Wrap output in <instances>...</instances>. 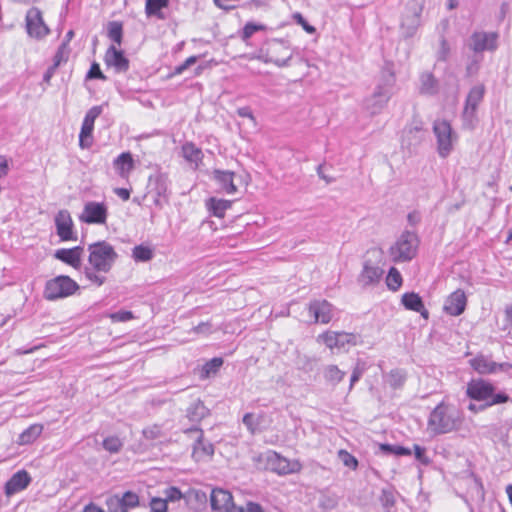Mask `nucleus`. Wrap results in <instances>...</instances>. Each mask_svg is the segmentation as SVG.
I'll list each match as a JSON object with an SVG mask.
<instances>
[{"instance_id":"obj_58","label":"nucleus","mask_w":512,"mask_h":512,"mask_svg":"<svg viewBox=\"0 0 512 512\" xmlns=\"http://www.w3.org/2000/svg\"><path fill=\"white\" fill-rule=\"evenodd\" d=\"M109 317L113 322H126L134 318L131 311L125 310L112 313Z\"/></svg>"},{"instance_id":"obj_16","label":"nucleus","mask_w":512,"mask_h":512,"mask_svg":"<svg viewBox=\"0 0 512 512\" xmlns=\"http://www.w3.org/2000/svg\"><path fill=\"white\" fill-rule=\"evenodd\" d=\"M26 30L33 38H43L49 33V29L43 21L41 11L32 7L26 14Z\"/></svg>"},{"instance_id":"obj_63","label":"nucleus","mask_w":512,"mask_h":512,"mask_svg":"<svg viewBox=\"0 0 512 512\" xmlns=\"http://www.w3.org/2000/svg\"><path fill=\"white\" fill-rule=\"evenodd\" d=\"M86 77L88 79H93V78H97V79H101V80H105L106 79V77L101 72L100 67H99V65L97 63H93L91 65L90 70L88 71Z\"/></svg>"},{"instance_id":"obj_4","label":"nucleus","mask_w":512,"mask_h":512,"mask_svg":"<svg viewBox=\"0 0 512 512\" xmlns=\"http://www.w3.org/2000/svg\"><path fill=\"white\" fill-rule=\"evenodd\" d=\"M426 0H409L401 16L400 33L404 38L413 37L421 25V14Z\"/></svg>"},{"instance_id":"obj_42","label":"nucleus","mask_w":512,"mask_h":512,"mask_svg":"<svg viewBox=\"0 0 512 512\" xmlns=\"http://www.w3.org/2000/svg\"><path fill=\"white\" fill-rule=\"evenodd\" d=\"M103 447L110 453H118L123 447V442L117 436H109L103 440Z\"/></svg>"},{"instance_id":"obj_19","label":"nucleus","mask_w":512,"mask_h":512,"mask_svg":"<svg viewBox=\"0 0 512 512\" xmlns=\"http://www.w3.org/2000/svg\"><path fill=\"white\" fill-rule=\"evenodd\" d=\"M466 305L465 292L462 289H457L446 298L443 310L448 315L459 316L465 311Z\"/></svg>"},{"instance_id":"obj_54","label":"nucleus","mask_w":512,"mask_h":512,"mask_svg":"<svg viewBox=\"0 0 512 512\" xmlns=\"http://www.w3.org/2000/svg\"><path fill=\"white\" fill-rule=\"evenodd\" d=\"M143 436L148 440H156L163 436L161 427L158 425H152L143 430Z\"/></svg>"},{"instance_id":"obj_62","label":"nucleus","mask_w":512,"mask_h":512,"mask_svg":"<svg viewBox=\"0 0 512 512\" xmlns=\"http://www.w3.org/2000/svg\"><path fill=\"white\" fill-rule=\"evenodd\" d=\"M450 53V47L445 39L440 42V48L437 53V59L440 61H446Z\"/></svg>"},{"instance_id":"obj_35","label":"nucleus","mask_w":512,"mask_h":512,"mask_svg":"<svg viewBox=\"0 0 512 512\" xmlns=\"http://www.w3.org/2000/svg\"><path fill=\"white\" fill-rule=\"evenodd\" d=\"M182 154L187 161L195 164L201 162L203 157L201 149L192 142H187L182 146Z\"/></svg>"},{"instance_id":"obj_56","label":"nucleus","mask_w":512,"mask_h":512,"mask_svg":"<svg viewBox=\"0 0 512 512\" xmlns=\"http://www.w3.org/2000/svg\"><path fill=\"white\" fill-rule=\"evenodd\" d=\"M413 449L416 460L419 461L422 465L427 466L431 463V459L426 454V448L415 444Z\"/></svg>"},{"instance_id":"obj_45","label":"nucleus","mask_w":512,"mask_h":512,"mask_svg":"<svg viewBox=\"0 0 512 512\" xmlns=\"http://www.w3.org/2000/svg\"><path fill=\"white\" fill-rule=\"evenodd\" d=\"M106 505L109 512H128L123 503L120 501L119 495H112L107 498Z\"/></svg>"},{"instance_id":"obj_41","label":"nucleus","mask_w":512,"mask_h":512,"mask_svg":"<svg viewBox=\"0 0 512 512\" xmlns=\"http://www.w3.org/2000/svg\"><path fill=\"white\" fill-rule=\"evenodd\" d=\"M386 283L388 288L392 291H397L401 287L402 276L396 268H390L388 275L386 277Z\"/></svg>"},{"instance_id":"obj_36","label":"nucleus","mask_w":512,"mask_h":512,"mask_svg":"<svg viewBox=\"0 0 512 512\" xmlns=\"http://www.w3.org/2000/svg\"><path fill=\"white\" fill-rule=\"evenodd\" d=\"M345 375L346 373L344 371L333 364L327 365L323 371L324 379L332 385L340 383L344 379Z\"/></svg>"},{"instance_id":"obj_23","label":"nucleus","mask_w":512,"mask_h":512,"mask_svg":"<svg viewBox=\"0 0 512 512\" xmlns=\"http://www.w3.org/2000/svg\"><path fill=\"white\" fill-rule=\"evenodd\" d=\"M199 433V436L194 444L192 456L196 461H205L210 459L214 454V447L209 442L203 441L202 431L200 429H194Z\"/></svg>"},{"instance_id":"obj_57","label":"nucleus","mask_w":512,"mask_h":512,"mask_svg":"<svg viewBox=\"0 0 512 512\" xmlns=\"http://www.w3.org/2000/svg\"><path fill=\"white\" fill-rule=\"evenodd\" d=\"M151 512H167V499L154 497L150 501Z\"/></svg>"},{"instance_id":"obj_32","label":"nucleus","mask_w":512,"mask_h":512,"mask_svg":"<svg viewBox=\"0 0 512 512\" xmlns=\"http://www.w3.org/2000/svg\"><path fill=\"white\" fill-rule=\"evenodd\" d=\"M420 91L423 94L433 95L438 90V82L430 72L422 73L420 76Z\"/></svg>"},{"instance_id":"obj_40","label":"nucleus","mask_w":512,"mask_h":512,"mask_svg":"<svg viewBox=\"0 0 512 512\" xmlns=\"http://www.w3.org/2000/svg\"><path fill=\"white\" fill-rule=\"evenodd\" d=\"M379 501L385 512H393L396 499L394 492L391 489H382Z\"/></svg>"},{"instance_id":"obj_34","label":"nucleus","mask_w":512,"mask_h":512,"mask_svg":"<svg viewBox=\"0 0 512 512\" xmlns=\"http://www.w3.org/2000/svg\"><path fill=\"white\" fill-rule=\"evenodd\" d=\"M384 381L392 389H399L404 385L406 381V374L401 369H393L384 376Z\"/></svg>"},{"instance_id":"obj_13","label":"nucleus","mask_w":512,"mask_h":512,"mask_svg":"<svg viewBox=\"0 0 512 512\" xmlns=\"http://www.w3.org/2000/svg\"><path fill=\"white\" fill-rule=\"evenodd\" d=\"M266 460L271 470L279 475L298 473L302 469L298 460H289L274 451L267 454Z\"/></svg>"},{"instance_id":"obj_14","label":"nucleus","mask_w":512,"mask_h":512,"mask_svg":"<svg viewBox=\"0 0 512 512\" xmlns=\"http://www.w3.org/2000/svg\"><path fill=\"white\" fill-rule=\"evenodd\" d=\"M211 508L219 512H244L240 506H236L233 502L232 494L224 489L215 488L210 495Z\"/></svg>"},{"instance_id":"obj_47","label":"nucleus","mask_w":512,"mask_h":512,"mask_svg":"<svg viewBox=\"0 0 512 512\" xmlns=\"http://www.w3.org/2000/svg\"><path fill=\"white\" fill-rule=\"evenodd\" d=\"M338 458L341 460L343 465L356 470L358 467V460L350 454L348 451L341 449L338 451Z\"/></svg>"},{"instance_id":"obj_43","label":"nucleus","mask_w":512,"mask_h":512,"mask_svg":"<svg viewBox=\"0 0 512 512\" xmlns=\"http://www.w3.org/2000/svg\"><path fill=\"white\" fill-rule=\"evenodd\" d=\"M122 24L116 21L110 22L108 27V36L109 38L117 43L118 45L122 42Z\"/></svg>"},{"instance_id":"obj_15","label":"nucleus","mask_w":512,"mask_h":512,"mask_svg":"<svg viewBox=\"0 0 512 512\" xmlns=\"http://www.w3.org/2000/svg\"><path fill=\"white\" fill-rule=\"evenodd\" d=\"M497 39L496 32L475 31L470 36L468 46L475 53L494 51L497 48Z\"/></svg>"},{"instance_id":"obj_30","label":"nucleus","mask_w":512,"mask_h":512,"mask_svg":"<svg viewBox=\"0 0 512 512\" xmlns=\"http://www.w3.org/2000/svg\"><path fill=\"white\" fill-rule=\"evenodd\" d=\"M169 0H146L145 13L148 17L156 16L158 19H165V15L161 12L163 8L168 7Z\"/></svg>"},{"instance_id":"obj_52","label":"nucleus","mask_w":512,"mask_h":512,"mask_svg":"<svg viewBox=\"0 0 512 512\" xmlns=\"http://www.w3.org/2000/svg\"><path fill=\"white\" fill-rule=\"evenodd\" d=\"M190 333H194L196 335H204L208 336L213 333V325L211 322H201L197 326H194Z\"/></svg>"},{"instance_id":"obj_48","label":"nucleus","mask_w":512,"mask_h":512,"mask_svg":"<svg viewBox=\"0 0 512 512\" xmlns=\"http://www.w3.org/2000/svg\"><path fill=\"white\" fill-rule=\"evenodd\" d=\"M69 54H70L69 46H67V42H63L59 46V48L54 56L53 64L58 67L61 63L66 62L68 60Z\"/></svg>"},{"instance_id":"obj_8","label":"nucleus","mask_w":512,"mask_h":512,"mask_svg":"<svg viewBox=\"0 0 512 512\" xmlns=\"http://www.w3.org/2000/svg\"><path fill=\"white\" fill-rule=\"evenodd\" d=\"M79 289V285L69 276H57L46 283L44 296L48 300L68 297Z\"/></svg>"},{"instance_id":"obj_44","label":"nucleus","mask_w":512,"mask_h":512,"mask_svg":"<svg viewBox=\"0 0 512 512\" xmlns=\"http://www.w3.org/2000/svg\"><path fill=\"white\" fill-rule=\"evenodd\" d=\"M185 499L187 500V502L196 501L200 505H204L207 502V494L206 492L199 489H190L185 494Z\"/></svg>"},{"instance_id":"obj_61","label":"nucleus","mask_w":512,"mask_h":512,"mask_svg":"<svg viewBox=\"0 0 512 512\" xmlns=\"http://www.w3.org/2000/svg\"><path fill=\"white\" fill-rule=\"evenodd\" d=\"M198 60L197 56H190L188 57L182 64L176 66L173 71V75H180L182 74L188 67L195 64Z\"/></svg>"},{"instance_id":"obj_18","label":"nucleus","mask_w":512,"mask_h":512,"mask_svg":"<svg viewBox=\"0 0 512 512\" xmlns=\"http://www.w3.org/2000/svg\"><path fill=\"white\" fill-rule=\"evenodd\" d=\"M55 226L57 235L61 241L76 240L77 237L73 231L74 224L68 210H60L55 216Z\"/></svg>"},{"instance_id":"obj_55","label":"nucleus","mask_w":512,"mask_h":512,"mask_svg":"<svg viewBox=\"0 0 512 512\" xmlns=\"http://www.w3.org/2000/svg\"><path fill=\"white\" fill-rule=\"evenodd\" d=\"M165 498L168 502H175L179 501L180 499L184 498L185 495L177 488V487H169L164 491Z\"/></svg>"},{"instance_id":"obj_26","label":"nucleus","mask_w":512,"mask_h":512,"mask_svg":"<svg viewBox=\"0 0 512 512\" xmlns=\"http://www.w3.org/2000/svg\"><path fill=\"white\" fill-rule=\"evenodd\" d=\"M114 168L118 175L127 178L134 169V160L130 152H123L113 161Z\"/></svg>"},{"instance_id":"obj_46","label":"nucleus","mask_w":512,"mask_h":512,"mask_svg":"<svg viewBox=\"0 0 512 512\" xmlns=\"http://www.w3.org/2000/svg\"><path fill=\"white\" fill-rule=\"evenodd\" d=\"M120 501L123 503L125 508L129 510L139 505V496L132 491H126L122 496H120Z\"/></svg>"},{"instance_id":"obj_9","label":"nucleus","mask_w":512,"mask_h":512,"mask_svg":"<svg viewBox=\"0 0 512 512\" xmlns=\"http://www.w3.org/2000/svg\"><path fill=\"white\" fill-rule=\"evenodd\" d=\"M393 94V89L377 84L374 92L364 100V108L371 115H377L387 106Z\"/></svg>"},{"instance_id":"obj_50","label":"nucleus","mask_w":512,"mask_h":512,"mask_svg":"<svg viewBox=\"0 0 512 512\" xmlns=\"http://www.w3.org/2000/svg\"><path fill=\"white\" fill-rule=\"evenodd\" d=\"M264 29H265V26L262 24H255L252 22H248L243 27L241 38L243 41L246 42L254 33L264 30Z\"/></svg>"},{"instance_id":"obj_29","label":"nucleus","mask_w":512,"mask_h":512,"mask_svg":"<svg viewBox=\"0 0 512 512\" xmlns=\"http://www.w3.org/2000/svg\"><path fill=\"white\" fill-rule=\"evenodd\" d=\"M42 431V424H32L19 435L18 443L20 445L32 444L41 435Z\"/></svg>"},{"instance_id":"obj_25","label":"nucleus","mask_w":512,"mask_h":512,"mask_svg":"<svg viewBox=\"0 0 512 512\" xmlns=\"http://www.w3.org/2000/svg\"><path fill=\"white\" fill-rule=\"evenodd\" d=\"M382 275L383 270L380 267L366 262L359 275L358 281L363 286L373 285L380 281Z\"/></svg>"},{"instance_id":"obj_2","label":"nucleus","mask_w":512,"mask_h":512,"mask_svg":"<svg viewBox=\"0 0 512 512\" xmlns=\"http://www.w3.org/2000/svg\"><path fill=\"white\" fill-rule=\"evenodd\" d=\"M463 420V413L457 407L441 402L430 413L428 428L434 434H446L458 430Z\"/></svg>"},{"instance_id":"obj_53","label":"nucleus","mask_w":512,"mask_h":512,"mask_svg":"<svg viewBox=\"0 0 512 512\" xmlns=\"http://www.w3.org/2000/svg\"><path fill=\"white\" fill-rule=\"evenodd\" d=\"M365 369V363L358 361L351 374L349 386L350 390L353 388L354 384L358 382L359 379L362 377L363 373L365 372Z\"/></svg>"},{"instance_id":"obj_7","label":"nucleus","mask_w":512,"mask_h":512,"mask_svg":"<svg viewBox=\"0 0 512 512\" xmlns=\"http://www.w3.org/2000/svg\"><path fill=\"white\" fill-rule=\"evenodd\" d=\"M485 94V86L477 84L473 86L465 100V105L462 111L463 126L466 129H473L477 123V109L482 102Z\"/></svg>"},{"instance_id":"obj_24","label":"nucleus","mask_w":512,"mask_h":512,"mask_svg":"<svg viewBox=\"0 0 512 512\" xmlns=\"http://www.w3.org/2000/svg\"><path fill=\"white\" fill-rule=\"evenodd\" d=\"M401 303L407 310L418 312L424 319H428L429 312L425 308L421 297L417 293L410 292L403 294Z\"/></svg>"},{"instance_id":"obj_17","label":"nucleus","mask_w":512,"mask_h":512,"mask_svg":"<svg viewBox=\"0 0 512 512\" xmlns=\"http://www.w3.org/2000/svg\"><path fill=\"white\" fill-rule=\"evenodd\" d=\"M308 310L315 323L328 324L334 317L335 309L327 300H314L309 303Z\"/></svg>"},{"instance_id":"obj_51","label":"nucleus","mask_w":512,"mask_h":512,"mask_svg":"<svg viewBox=\"0 0 512 512\" xmlns=\"http://www.w3.org/2000/svg\"><path fill=\"white\" fill-rule=\"evenodd\" d=\"M102 113V107L101 106H93L88 110L86 113L83 124L94 126L95 120L100 116Z\"/></svg>"},{"instance_id":"obj_28","label":"nucleus","mask_w":512,"mask_h":512,"mask_svg":"<svg viewBox=\"0 0 512 512\" xmlns=\"http://www.w3.org/2000/svg\"><path fill=\"white\" fill-rule=\"evenodd\" d=\"M471 367L480 374H490L497 370V363L489 360L487 357L483 355L476 356L475 358L469 361Z\"/></svg>"},{"instance_id":"obj_22","label":"nucleus","mask_w":512,"mask_h":512,"mask_svg":"<svg viewBox=\"0 0 512 512\" xmlns=\"http://www.w3.org/2000/svg\"><path fill=\"white\" fill-rule=\"evenodd\" d=\"M82 253L83 248L81 246H76L70 249H58L54 256L56 259L72 266L73 268L80 269L82 266Z\"/></svg>"},{"instance_id":"obj_12","label":"nucleus","mask_w":512,"mask_h":512,"mask_svg":"<svg viewBox=\"0 0 512 512\" xmlns=\"http://www.w3.org/2000/svg\"><path fill=\"white\" fill-rule=\"evenodd\" d=\"M108 217V207L103 202L89 201L85 203L79 220L86 224L103 225Z\"/></svg>"},{"instance_id":"obj_3","label":"nucleus","mask_w":512,"mask_h":512,"mask_svg":"<svg viewBox=\"0 0 512 512\" xmlns=\"http://www.w3.org/2000/svg\"><path fill=\"white\" fill-rule=\"evenodd\" d=\"M466 393L473 400L486 401V407L506 403L510 400L505 393H495V387L483 379L471 380L467 384Z\"/></svg>"},{"instance_id":"obj_37","label":"nucleus","mask_w":512,"mask_h":512,"mask_svg":"<svg viewBox=\"0 0 512 512\" xmlns=\"http://www.w3.org/2000/svg\"><path fill=\"white\" fill-rule=\"evenodd\" d=\"M396 82L394 64L392 62H385L381 70V80L378 84L385 85L386 87H394Z\"/></svg>"},{"instance_id":"obj_1","label":"nucleus","mask_w":512,"mask_h":512,"mask_svg":"<svg viewBox=\"0 0 512 512\" xmlns=\"http://www.w3.org/2000/svg\"><path fill=\"white\" fill-rule=\"evenodd\" d=\"M87 251L88 258L83 267V275L90 284L101 287L107 282L108 274L118 259V253L114 246L105 240L89 244Z\"/></svg>"},{"instance_id":"obj_6","label":"nucleus","mask_w":512,"mask_h":512,"mask_svg":"<svg viewBox=\"0 0 512 512\" xmlns=\"http://www.w3.org/2000/svg\"><path fill=\"white\" fill-rule=\"evenodd\" d=\"M433 132L436 137L437 152L441 158H446L454 148L457 135L453 132L450 122L442 119L434 121Z\"/></svg>"},{"instance_id":"obj_5","label":"nucleus","mask_w":512,"mask_h":512,"mask_svg":"<svg viewBox=\"0 0 512 512\" xmlns=\"http://www.w3.org/2000/svg\"><path fill=\"white\" fill-rule=\"evenodd\" d=\"M419 240L415 233L403 232L394 245L390 247V256L394 262H406L413 259L417 253Z\"/></svg>"},{"instance_id":"obj_38","label":"nucleus","mask_w":512,"mask_h":512,"mask_svg":"<svg viewBox=\"0 0 512 512\" xmlns=\"http://www.w3.org/2000/svg\"><path fill=\"white\" fill-rule=\"evenodd\" d=\"M93 129H94V126H91V125L89 126V125L82 123L81 131L79 134V146L82 149H88L92 146V144H93V136H92Z\"/></svg>"},{"instance_id":"obj_60","label":"nucleus","mask_w":512,"mask_h":512,"mask_svg":"<svg viewBox=\"0 0 512 512\" xmlns=\"http://www.w3.org/2000/svg\"><path fill=\"white\" fill-rule=\"evenodd\" d=\"M243 423L252 434L257 431L258 421L252 413H246L244 415Z\"/></svg>"},{"instance_id":"obj_49","label":"nucleus","mask_w":512,"mask_h":512,"mask_svg":"<svg viewBox=\"0 0 512 512\" xmlns=\"http://www.w3.org/2000/svg\"><path fill=\"white\" fill-rule=\"evenodd\" d=\"M223 365V359L220 357H215L208 361L203 366V373L206 377H209L211 374L217 373V371L220 369V367Z\"/></svg>"},{"instance_id":"obj_33","label":"nucleus","mask_w":512,"mask_h":512,"mask_svg":"<svg viewBox=\"0 0 512 512\" xmlns=\"http://www.w3.org/2000/svg\"><path fill=\"white\" fill-rule=\"evenodd\" d=\"M207 415L208 409L199 400L193 402L187 409V417L190 421L195 423L200 422Z\"/></svg>"},{"instance_id":"obj_20","label":"nucleus","mask_w":512,"mask_h":512,"mask_svg":"<svg viewBox=\"0 0 512 512\" xmlns=\"http://www.w3.org/2000/svg\"><path fill=\"white\" fill-rule=\"evenodd\" d=\"M104 61L107 66L113 67L117 73H124L129 69V60L115 46H110L107 49Z\"/></svg>"},{"instance_id":"obj_59","label":"nucleus","mask_w":512,"mask_h":512,"mask_svg":"<svg viewBox=\"0 0 512 512\" xmlns=\"http://www.w3.org/2000/svg\"><path fill=\"white\" fill-rule=\"evenodd\" d=\"M381 449L384 451H389L395 455H410L411 451L410 449L403 447V446H391L388 444L381 445Z\"/></svg>"},{"instance_id":"obj_11","label":"nucleus","mask_w":512,"mask_h":512,"mask_svg":"<svg viewBox=\"0 0 512 512\" xmlns=\"http://www.w3.org/2000/svg\"><path fill=\"white\" fill-rule=\"evenodd\" d=\"M318 341L323 342L329 349L341 350L346 347L358 345V336L353 333L326 331L320 334Z\"/></svg>"},{"instance_id":"obj_39","label":"nucleus","mask_w":512,"mask_h":512,"mask_svg":"<svg viewBox=\"0 0 512 512\" xmlns=\"http://www.w3.org/2000/svg\"><path fill=\"white\" fill-rule=\"evenodd\" d=\"M132 257L136 262H147L153 258V250L144 245H137L132 249Z\"/></svg>"},{"instance_id":"obj_64","label":"nucleus","mask_w":512,"mask_h":512,"mask_svg":"<svg viewBox=\"0 0 512 512\" xmlns=\"http://www.w3.org/2000/svg\"><path fill=\"white\" fill-rule=\"evenodd\" d=\"M246 512H265L262 506L255 502H248L246 505Z\"/></svg>"},{"instance_id":"obj_10","label":"nucleus","mask_w":512,"mask_h":512,"mask_svg":"<svg viewBox=\"0 0 512 512\" xmlns=\"http://www.w3.org/2000/svg\"><path fill=\"white\" fill-rule=\"evenodd\" d=\"M292 56V51L285 42L273 40L268 45L263 61L265 63H273L278 67H285L288 66Z\"/></svg>"},{"instance_id":"obj_27","label":"nucleus","mask_w":512,"mask_h":512,"mask_svg":"<svg viewBox=\"0 0 512 512\" xmlns=\"http://www.w3.org/2000/svg\"><path fill=\"white\" fill-rule=\"evenodd\" d=\"M214 179L219 184L221 189L227 194H234L237 187L234 184V173L231 171L215 170L213 172Z\"/></svg>"},{"instance_id":"obj_21","label":"nucleus","mask_w":512,"mask_h":512,"mask_svg":"<svg viewBox=\"0 0 512 512\" xmlns=\"http://www.w3.org/2000/svg\"><path fill=\"white\" fill-rule=\"evenodd\" d=\"M31 482V477L26 470H19L6 482L4 491L7 496L14 495L25 488Z\"/></svg>"},{"instance_id":"obj_31","label":"nucleus","mask_w":512,"mask_h":512,"mask_svg":"<svg viewBox=\"0 0 512 512\" xmlns=\"http://www.w3.org/2000/svg\"><path fill=\"white\" fill-rule=\"evenodd\" d=\"M206 205L214 216H216L218 218H223L226 210L231 208L232 201L224 200V199L210 198L207 201Z\"/></svg>"}]
</instances>
